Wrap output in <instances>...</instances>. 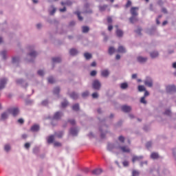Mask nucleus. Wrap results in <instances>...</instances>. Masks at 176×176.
I'll use <instances>...</instances> for the list:
<instances>
[{"label": "nucleus", "instance_id": "obj_1", "mask_svg": "<svg viewBox=\"0 0 176 176\" xmlns=\"http://www.w3.org/2000/svg\"><path fill=\"white\" fill-rule=\"evenodd\" d=\"M118 140L120 142L108 144V151H110V152H114V153H119L120 152H123V153H130V152H131L130 147H129V146H123V143L124 142V137L120 136Z\"/></svg>", "mask_w": 176, "mask_h": 176}, {"label": "nucleus", "instance_id": "obj_2", "mask_svg": "<svg viewBox=\"0 0 176 176\" xmlns=\"http://www.w3.org/2000/svg\"><path fill=\"white\" fill-rule=\"evenodd\" d=\"M8 112L12 115V116H17L20 113V109L17 107H11L8 109Z\"/></svg>", "mask_w": 176, "mask_h": 176}, {"label": "nucleus", "instance_id": "obj_3", "mask_svg": "<svg viewBox=\"0 0 176 176\" xmlns=\"http://www.w3.org/2000/svg\"><path fill=\"white\" fill-rule=\"evenodd\" d=\"M92 87L95 89V90H100L101 88V82L98 80H94L92 83Z\"/></svg>", "mask_w": 176, "mask_h": 176}, {"label": "nucleus", "instance_id": "obj_4", "mask_svg": "<svg viewBox=\"0 0 176 176\" xmlns=\"http://www.w3.org/2000/svg\"><path fill=\"white\" fill-rule=\"evenodd\" d=\"M144 85L148 87H152L153 86V80L150 77H147L144 80Z\"/></svg>", "mask_w": 176, "mask_h": 176}, {"label": "nucleus", "instance_id": "obj_5", "mask_svg": "<svg viewBox=\"0 0 176 176\" xmlns=\"http://www.w3.org/2000/svg\"><path fill=\"white\" fill-rule=\"evenodd\" d=\"M29 50H30V53L28 55V57H31L34 58V57H36L38 56V53L33 50L32 47H29Z\"/></svg>", "mask_w": 176, "mask_h": 176}, {"label": "nucleus", "instance_id": "obj_6", "mask_svg": "<svg viewBox=\"0 0 176 176\" xmlns=\"http://www.w3.org/2000/svg\"><path fill=\"white\" fill-rule=\"evenodd\" d=\"M138 63H140L141 64H144L148 61V58L144 56H138L137 57Z\"/></svg>", "mask_w": 176, "mask_h": 176}, {"label": "nucleus", "instance_id": "obj_7", "mask_svg": "<svg viewBox=\"0 0 176 176\" xmlns=\"http://www.w3.org/2000/svg\"><path fill=\"white\" fill-rule=\"evenodd\" d=\"M138 7H132L131 8V16H138Z\"/></svg>", "mask_w": 176, "mask_h": 176}, {"label": "nucleus", "instance_id": "obj_8", "mask_svg": "<svg viewBox=\"0 0 176 176\" xmlns=\"http://www.w3.org/2000/svg\"><path fill=\"white\" fill-rule=\"evenodd\" d=\"M176 88L174 85H168L166 86V91L167 93H174L175 91Z\"/></svg>", "mask_w": 176, "mask_h": 176}, {"label": "nucleus", "instance_id": "obj_9", "mask_svg": "<svg viewBox=\"0 0 176 176\" xmlns=\"http://www.w3.org/2000/svg\"><path fill=\"white\" fill-rule=\"evenodd\" d=\"M144 159V156L140 155H133L132 157V162L133 163H135V162H140V160H142Z\"/></svg>", "mask_w": 176, "mask_h": 176}, {"label": "nucleus", "instance_id": "obj_10", "mask_svg": "<svg viewBox=\"0 0 176 176\" xmlns=\"http://www.w3.org/2000/svg\"><path fill=\"white\" fill-rule=\"evenodd\" d=\"M8 82V79L3 78L0 80V90H2V89H5V85H6Z\"/></svg>", "mask_w": 176, "mask_h": 176}, {"label": "nucleus", "instance_id": "obj_11", "mask_svg": "<svg viewBox=\"0 0 176 176\" xmlns=\"http://www.w3.org/2000/svg\"><path fill=\"white\" fill-rule=\"evenodd\" d=\"M101 76H103V78H108L109 76V70L108 69H103L100 72Z\"/></svg>", "mask_w": 176, "mask_h": 176}, {"label": "nucleus", "instance_id": "obj_12", "mask_svg": "<svg viewBox=\"0 0 176 176\" xmlns=\"http://www.w3.org/2000/svg\"><path fill=\"white\" fill-rule=\"evenodd\" d=\"M62 116H63V113L56 112L54 115L53 119H54L55 120H58V119H60Z\"/></svg>", "mask_w": 176, "mask_h": 176}, {"label": "nucleus", "instance_id": "obj_13", "mask_svg": "<svg viewBox=\"0 0 176 176\" xmlns=\"http://www.w3.org/2000/svg\"><path fill=\"white\" fill-rule=\"evenodd\" d=\"M93 175H100L102 173V170L100 168H96L91 171Z\"/></svg>", "mask_w": 176, "mask_h": 176}, {"label": "nucleus", "instance_id": "obj_14", "mask_svg": "<svg viewBox=\"0 0 176 176\" xmlns=\"http://www.w3.org/2000/svg\"><path fill=\"white\" fill-rule=\"evenodd\" d=\"M151 58H156L159 57V52L157 51H153L150 53Z\"/></svg>", "mask_w": 176, "mask_h": 176}, {"label": "nucleus", "instance_id": "obj_15", "mask_svg": "<svg viewBox=\"0 0 176 176\" xmlns=\"http://www.w3.org/2000/svg\"><path fill=\"white\" fill-rule=\"evenodd\" d=\"M9 113H10L9 112V110H8L7 111L1 114V119H2L3 120H5L6 119H8V118H9Z\"/></svg>", "mask_w": 176, "mask_h": 176}, {"label": "nucleus", "instance_id": "obj_16", "mask_svg": "<svg viewBox=\"0 0 176 176\" xmlns=\"http://www.w3.org/2000/svg\"><path fill=\"white\" fill-rule=\"evenodd\" d=\"M78 131V130L77 128H72L70 129L69 133H70V134H72V135H77Z\"/></svg>", "mask_w": 176, "mask_h": 176}, {"label": "nucleus", "instance_id": "obj_17", "mask_svg": "<svg viewBox=\"0 0 176 176\" xmlns=\"http://www.w3.org/2000/svg\"><path fill=\"white\" fill-rule=\"evenodd\" d=\"M122 109L124 112H130L131 111V107L130 106H122Z\"/></svg>", "mask_w": 176, "mask_h": 176}, {"label": "nucleus", "instance_id": "obj_18", "mask_svg": "<svg viewBox=\"0 0 176 176\" xmlns=\"http://www.w3.org/2000/svg\"><path fill=\"white\" fill-rule=\"evenodd\" d=\"M31 131H39V125L38 124H34L31 127Z\"/></svg>", "mask_w": 176, "mask_h": 176}, {"label": "nucleus", "instance_id": "obj_19", "mask_svg": "<svg viewBox=\"0 0 176 176\" xmlns=\"http://www.w3.org/2000/svg\"><path fill=\"white\" fill-rule=\"evenodd\" d=\"M118 53H126V48L123 46H120L118 50Z\"/></svg>", "mask_w": 176, "mask_h": 176}, {"label": "nucleus", "instance_id": "obj_20", "mask_svg": "<svg viewBox=\"0 0 176 176\" xmlns=\"http://www.w3.org/2000/svg\"><path fill=\"white\" fill-rule=\"evenodd\" d=\"M120 87H121V89L124 90V89H126L129 87V84H127V82L121 83L120 84Z\"/></svg>", "mask_w": 176, "mask_h": 176}, {"label": "nucleus", "instance_id": "obj_21", "mask_svg": "<svg viewBox=\"0 0 176 176\" xmlns=\"http://www.w3.org/2000/svg\"><path fill=\"white\" fill-rule=\"evenodd\" d=\"M69 54H71V56H76V54H78V50L75 49H72L69 51Z\"/></svg>", "mask_w": 176, "mask_h": 176}, {"label": "nucleus", "instance_id": "obj_22", "mask_svg": "<svg viewBox=\"0 0 176 176\" xmlns=\"http://www.w3.org/2000/svg\"><path fill=\"white\" fill-rule=\"evenodd\" d=\"M129 20L131 23H135L138 21V18H137V16H132Z\"/></svg>", "mask_w": 176, "mask_h": 176}, {"label": "nucleus", "instance_id": "obj_23", "mask_svg": "<svg viewBox=\"0 0 176 176\" xmlns=\"http://www.w3.org/2000/svg\"><path fill=\"white\" fill-rule=\"evenodd\" d=\"M159 157V154L157 153H152L151 155V159H157Z\"/></svg>", "mask_w": 176, "mask_h": 176}, {"label": "nucleus", "instance_id": "obj_24", "mask_svg": "<svg viewBox=\"0 0 176 176\" xmlns=\"http://www.w3.org/2000/svg\"><path fill=\"white\" fill-rule=\"evenodd\" d=\"M53 141H54V135H51V136L48 137V138H47L48 144H52V142H53Z\"/></svg>", "mask_w": 176, "mask_h": 176}, {"label": "nucleus", "instance_id": "obj_25", "mask_svg": "<svg viewBox=\"0 0 176 176\" xmlns=\"http://www.w3.org/2000/svg\"><path fill=\"white\" fill-rule=\"evenodd\" d=\"M115 52H116V50H115V48L113 47H110L109 48V54H113V53H115Z\"/></svg>", "mask_w": 176, "mask_h": 176}, {"label": "nucleus", "instance_id": "obj_26", "mask_svg": "<svg viewBox=\"0 0 176 176\" xmlns=\"http://www.w3.org/2000/svg\"><path fill=\"white\" fill-rule=\"evenodd\" d=\"M10 149H11L10 144H6L4 146V151L6 152H9L10 151Z\"/></svg>", "mask_w": 176, "mask_h": 176}, {"label": "nucleus", "instance_id": "obj_27", "mask_svg": "<svg viewBox=\"0 0 176 176\" xmlns=\"http://www.w3.org/2000/svg\"><path fill=\"white\" fill-rule=\"evenodd\" d=\"M84 57L86 58V60H90V58H91V54L87 52L85 53Z\"/></svg>", "mask_w": 176, "mask_h": 176}, {"label": "nucleus", "instance_id": "obj_28", "mask_svg": "<svg viewBox=\"0 0 176 176\" xmlns=\"http://www.w3.org/2000/svg\"><path fill=\"white\" fill-rule=\"evenodd\" d=\"M70 97L72 98H73V100H76V98H78V96L76 93L73 92V93L71 94Z\"/></svg>", "mask_w": 176, "mask_h": 176}, {"label": "nucleus", "instance_id": "obj_29", "mask_svg": "<svg viewBox=\"0 0 176 176\" xmlns=\"http://www.w3.org/2000/svg\"><path fill=\"white\" fill-rule=\"evenodd\" d=\"M116 35L117 36H123V31L120 30H117L116 31Z\"/></svg>", "mask_w": 176, "mask_h": 176}, {"label": "nucleus", "instance_id": "obj_30", "mask_svg": "<svg viewBox=\"0 0 176 176\" xmlns=\"http://www.w3.org/2000/svg\"><path fill=\"white\" fill-rule=\"evenodd\" d=\"M52 61L54 63H60L61 61V58L60 57H55L52 58Z\"/></svg>", "mask_w": 176, "mask_h": 176}, {"label": "nucleus", "instance_id": "obj_31", "mask_svg": "<svg viewBox=\"0 0 176 176\" xmlns=\"http://www.w3.org/2000/svg\"><path fill=\"white\" fill-rule=\"evenodd\" d=\"M19 61H20V58H19V56H14L12 58V63H19Z\"/></svg>", "mask_w": 176, "mask_h": 176}, {"label": "nucleus", "instance_id": "obj_32", "mask_svg": "<svg viewBox=\"0 0 176 176\" xmlns=\"http://www.w3.org/2000/svg\"><path fill=\"white\" fill-rule=\"evenodd\" d=\"M72 109H73V111H79V104H76L73 105Z\"/></svg>", "mask_w": 176, "mask_h": 176}, {"label": "nucleus", "instance_id": "obj_33", "mask_svg": "<svg viewBox=\"0 0 176 176\" xmlns=\"http://www.w3.org/2000/svg\"><path fill=\"white\" fill-rule=\"evenodd\" d=\"M58 93H60V87H56L54 89V94H58Z\"/></svg>", "mask_w": 176, "mask_h": 176}, {"label": "nucleus", "instance_id": "obj_34", "mask_svg": "<svg viewBox=\"0 0 176 176\" xmlns=\"http://www.w3.org/2000/svg\"><path fill=\"white\" fill-rule=\"evenodd\" d=\"M138 90L139 91H145V87L143 85H139L138 86Z\"/></svg>", "mask_w": 176, "mask_h": 176}, {"label": "nucleus", "instance_id": "obj_35", "mask_svg": "<svg viewBox=\"0 0 176 176\" xmlns=\"http://www.w3.org/2000/svg\"><path fill=\"white\" fill-rule=\"evenodd\" d=\"M17 85H24V80L21 78L16 80Z\"/></svg>", "mask_w": 176, "mask_h": 176}, {"label": "nucleus", "instance_id": "obj_36", "mask_svg": "<svg viewBox=\"0 0 176 176\" xmlns=\"http://www.w3.org/2000/svg\"><path fill=\"white\" fill-rule=\"evenodd\" d=\"M82 32H84V33L89 32V27L83 26L82 27Z\"/></svg>", "mask_w": 176, "mask_h": 176}, {"label": "nucleus", "instance_id": "obj_37", "mask_svg": "<svg viewBox=\"0 0 176 176\" xmlns=\"http://www.w3.org/2000/svg\"><path fill=\"white\" fill-rule=\"evenodd\" d=\"M67 105H68V102L67 100H64L61 103V106L63 107V108H65V107H67Z\"/></svg>", "mask_w": 176, "mask_h": 176}, {"label": "nucleus", "instance_id": "obj_38", "mask_svg": "<svg viewBox=\"0 0 176 176\" xmlns=\"http://www.w3.org/2000/svg\"><path fill=\"white\" fill-rule=\"evenodd\" d=\"M107 8H108L107 6H100V10L101 12H104V10H105V9H107Z\"/></svg>", "mask_w": 176, "mask_h": 176}, {"label": "nucleus", "instance_id": "obj_39", "mask_svg": "<svg viewBox=\"0 0 176 176\" xmlns=\"http://www.w3.org/2000/svg\"><path fill=\"white\" fill-rule=\"evenodd\" d=\"M76 14H77V16L78 17V20H80V21H82V20H83V18L82 16H80V12H76Z\"/></svg>", "mask_w": 176, "mask_h": 176}, {"label": "nucleus", "instance_id": "obj_40", "mask_svg": "<svg viewBox=\"0 0 176 176\" xmlns=\"http://www.w3.org/2000/svg\"><path fill=\"white\" fill-rule=\"evenodd\" d=\"M38 75H39L40 76H43V75H45V72L43 70H38Z\"/></svg>", "mask_w": 176, "mask_h": 176}, {"label": "nucleus", "instance_id": "obj_41", "mask_svg": "<svg viewBox=\"0 0 176 176\" xmlns=\"http://www.w3.org/2000/svg\"><path fill=\"white\" fill-rule=\"evenodd\" d=\"M48 82L49 83H54V78L53 77L48 78Z\"/></svg>", "mask_w": 176, "mask_h": 176}, {"label": "nucleus", "instance_id": "obj_42", "mask_svg": "<svg viewBox=\"0 0 176 176\" xmlns=\"http://www.w3.org/2000/svg\"><path fill=\"white\" fill-rule=\"evenodd\" d=\"M132 175L133 176H138L140 175V172L137 171V170H133L132 173Z\"/></svg>", "mask_w": 176, "mask_h": 176}, {"label": "nucleus", "instance_id": "obj_43", "mask_svg": "<svg viewBox=\"0 0 176 176\" xmlns=\"http://www.w3.org/2000/svg\"><path fill=\"white\" fill-rule=\"evenodd\" d=\"M140 102L142 104H146V100H145V97H142L140 99Z\"/></svg>", "mask_w": 176, "mask_h": 176}, {"label": "nucleus", "instance_id": "obj_44", "mask_svg": "<svg viewBox=\"0 0 176 176\" xmlns=\"http://www.w3.org/2000/svg\"><path fill=\"white\" fill-rule=\"evenodd\" d=\"M1 56L3 57V58H6V51L1 52Z\"/></svg>", "mask_w": 176, "mask_h": 176}, {"label": "nucleus", "instance_id": "obj_45", "mask_svg": "<svg viewBox=\"0 0 176 176\" xmlns=\"http://www.w3.org/2000/svg\"><path fill=\"white\" fill-rule=\"evenodd\" d=\"M24 146H25V149H30V146H31V144L27 142L25 144Z\"/></svg>", "mask_w": 176, "mask_h": 176}, {"label": "nucleus", "instance_id": "obj_46", "mask_svg": "<svg viewBox=\"0 0 176 176\" xmlns=\"http://www.w3.org/2000/svg\"><path fill=\"white\" fill-rule=\"evenodd\" d=\"M90 75L91 76H96V75H97V72L95 70H93L92 72H91Z\"/></svg>", "mask_w": 176, "mask_h": 176}, {"label": "nucleus", "instance_id": "obj_47", "mask_svg": "<svg viewBox=\"0 0 176 176\" xmlns=\"http://www.w3.org/2000/svg\"><path fill=\"white\" fill-rule=\"evenodd\" d=\"M93 98H98V94L97 92H95L92 94Z\"/></svg>", "mask_w": 176, "mask_h": 176}, {"label": "nucleus", "instance_id": "obj_48", "mask_svg": "<svg viewBox=\"0 0 176 176\" xmlns=\"http://www.w3.org/2000/svg\"><path fill=\"white\" fill-rule=\"evenodd\" d=\"M146 146L148 148H151V146H152V142H147L146 144Z\"/></svg>", "mask_w": 176, "mask_h": 176}, {"label": "nucleus", "instance_id": "obj_49", "mask_svg": "<svg viewBox=\"0 0 176 176\" xmlns=\"http://www.w3.org/2000/svg\"><path fill=\"white\" fill-rule=\"evenodd\" d=\"M164 114L170 116V115H171V111L170 110H166Z\"/></svg>", "mask_w": 176, "mask_h": 176}, {"label": "nucleus", "instance_id": "obj_50", "mask_svg": "<svg viewBox=\"0 0 176 176\" xmlns=\"http://www.w3.org/2000/svg\"><path fill=\"white\" fill-rule=\"evenodd\" d=\"M122 164H123L124 167H127V166H129V162L124 161L122 162Z\"/></svg>", "mask_w": 176, "mask_h": 176}, {"label": "nucleus", "instance_id": "obj_51", "mask_svg": "<svg viewBox=\"0 0 176 176\" xmlns=\"http://www.w3.org/2000/svg\"><path fill=\"white\" fill-rule=\"evenodd\" d=\"M48 103H49V102L47 100H43L41 102L42 105H44V106L47 105Z\"/></svg>", "mask_w": 176, "mask_h": 176}, {"label": "nucleus", "instance_id": "obj_52", "mask_svg": "<svg viewBox=\"0 0 176 176\" xmlns=\"http://www.w3.org/2000/svg\"><path fill=\"white\" fill-rule=\"evenodd\" d=\"M38 151H39V148H38V147H35V148L33 149L34 153H38Z\"/></svg>", "mask_w": 176, "mask_h": 176}, {"label": "nucleus", "instance_id": "obj_53", "mask_svg": "<svg viewBox=\"0 0 176 176\" xmlns=\"http://www.w3.org/2000/svg\"><path fill=\"white\" fill-rule=\"evenodd\" d=\"M87 96H89V91L82 93V97H87Z\"/></svg>", "mask_w": 176, "mask_h": 176}, {"label": "nucleus", "instance_id": "obj_54", "mask_svg": "<svg viewBox=\"0 0 176 176\" xmlns=\"http://www.w3.org/2000/svg\"><path fill=\"white\" fill-rule=\"evenodd\" d=\"M129 6H131V2L130 1H128L126 4V8H129Z\"/></svg>", "mask_w": 176, "mask_h": 176}, {"label": "nucleus", "instance_id": "obj_55", "mask_svg": "<svg viewBox=\"0 0 176 176\" xmlns=\"http://www.w3.org/2000/svg\"><path fill=\"white\" fill-rule=\"evenodd\" d=\"M107 23L110 24V23H112V18L109 16L107 17Z\"/></svg>", "mask_w": 176, "mask_h": 176}, {"label": "nucleus", "instance_id": "obj_56", "mask_svg": "<svg viewBox=\"0 0 176 176\" xmlns=\"http://www.w3.org/2000/svg\"><path fill=\"white\" fill-rule=\"evenodd\" d=\"M54 146H61V143L56 142L54 143Z\"/></svg>", "mask_w": 176, "mask_h": 176}, {"label": "nucleus", "instance_id": "obj_57", "mask_svg": "<svg viewBox=\"0 0 176 176\" xmlns=\"http://www.w3.org/2000/svg\"><path fill=\"white\" fill-rule=\"evenodd\" d=\"M144 164L147 165V164H148V162L144 161V162H141V163H140L141 167H143V166H144Z\"/></svg>", "mask_w": 176, "mask_h": 176}, {"label": "nucleus", "instance_id": "obj_58", "mask_svg": "<svg viewBox=\"0 0 176 176\" xmlns=\"http://www.w3.org/2000/svg\"><path fill=\"white\" fill-rule=\"evenodd\" d=\"M71 2L70 1H67V2H66V3H64V2H62L61 3V5H71Z\"/></svg>", "mask_w": 176, "mask_h": 176}, {"label": "nucleus", "instance_id": "obj_59", "mask_svg": "<svg viewBox=\"0 0 176 176\" xmlns=\"http://www.w3.org/2000/svg\"><path fill=\"white\" fill-rule=\"evenodd\" d=\"M56 13V8H53V10L50 12V14H54Z\"/></svg>", "mask_w": 176, "mask_h": 176}, {"label": "nucleus", "instance_id": "obj_60", "mask_svg": "<svg viewBox=\"0 0 176 176\" xmlns=\"http://www.w3.org/2000/svg\"><path fill=\"white\" fill-rule=\"evenodd\" d=\"M148 96H149V92L148 91H145V92H144V96H143V97H148Z\"/></svg>", "mask_w": 176, "mask_h": 176}, {"label": "nucleus", "instance_id": "obj_61", "mask_svg": "<svg viewBox=\"0 0 176 176\" xmlns=\"http://www.w3.org/2000/svg\"><path fill=\"white\" fill-rule=\"evenodd\" d=\"M27 137H28V135H27V134H25V133L22 135V138H23V140H25V138H27Z\"/></svg>", "mask_w": 176, "mask_h": 176}, {"label": "nucleus", "instance_id": "obj_62", "mask_svg": "<svg viewBox=\"0 0 176 176\" xmlns=\"http://www.w3.org/2000/svg\"><path fill=\"white\" fill-rule=\"evenodd\" d=\"M70 124H75V121L74 120H71L69 121Z\"/></svg>", "mask_w": 176, "mask_h": 176}, {"label": "nucleus", "instance_id": "obj_63", "mask_svg": "<svg viewBox=\"0 0 176 176\" xmlns=\"http://www.w3.org/2000/svg\"><path fill=\"white\" fill-rule=\"evenodd\" d=\"M172 67L173 68H175V69H176V62L173 63Z\"/></svg>", "mask_w": 176, "mask_h": 176}, {"label": "nucleus", "instance_id": "obj_64", "mask_svg": "<svg viewBox=\"0 0 176 176\" xmlns=\"http://www.w3.org/2000/svg\"><path fill=\"white\" fill-rule=\"evenodd\" d=\"M137 78V74H134L132 75V79H136Z\"/></svg>", "mask_w": 176, "mask_h": 176}]
</instances>
